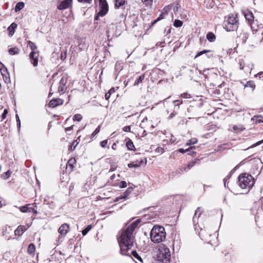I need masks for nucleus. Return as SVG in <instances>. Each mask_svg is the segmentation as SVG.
<instances>
[{
    "instance_id": "1",
    "label": "nucleus",
    "mask_w": 263,
    "mask_h": 263,
    "mask_svg": "<svg viewBox=\"0 0 263 263\" xmlns=\"http://www.w3.org/2000/svg\"><path fill=\"white\" fill-rule=\"evenodd\" d=\"M141 222V219H138L128 225L125 229L122 230L118 240L120 247V252L122 255H129L128 251L134 246L133 232Z\"/></svg>"
},
{
    "instance_id": "2",
    "label": "nucleus",
    "mask_w": 263,
    "mask_h": 263,
    "mask_svg": "<svg viewBox=\"0 0 263 263\" xmlns=\"http://www.w3.org/2000/svg\"><path fill=\"white\" fill-rule=\"evenodd\" d=\"M255 182L254 177L247 173L240 174L238 178V185L242 189L249 191Z\"/></svg>"
},
{
    "instance_id": "3",
    "label": "nucleus",
    "mask_w": 263,
    "mask_h": 263,
    "mask_svg": "<svg viewBox=\"0 0 263 263\" xmlns=\"http://www.w3.org/2000/svg\"><path fill=\"white\" fill-rule=\"evenodd\" d=\"M150 237L151 240L155 243H159L164 240L166 237V233L164 227L155 226L151 230Z\"/></svg>"
},
{
    "instance_id": "4",
    "label": "nucleus",
    "mask_w": 263,
    "mask_h": 263,
    "mask_svg": "<svg viewBox=\"0 0 263 263\" xmlns=\"http://www.w3.org/2000/svg\"><path fill=\"white\" fill-rule=\"evenodd\" d=\"M171 255L169 248L165 245L161 244L159 247L156 261L160 263H168L171 258Z\"/></svg>"
},
{
    "instance_id": "5",
    "label": "nucleus",
    "mask_w": 263,
    "mask_h": 263,
    "mask_svg": "<svg viewBox=\"0 0 263 263\" xmlns=\"http://www.w3.org/2000/svg\"><path fill=\"white\" fill-rule=\"evenodd\" d=\"M238 26L239 19L236 14H230L223 22V27L227 32L236 31Z\"/></svg>"
},
{
    "instance_id": "6",
    "label": "nucleus",
    "mask_w": 263,
    "mask_h": 263,
    "mask_svg": "<svg viewBox=\"0 0 263 263\" xmlns=\"http://www.w3.org/2000/svg\"><path fill=\"white\" fill-rule=\"evenodd\" d=\"M108 10V4L105 0H100V11L98 14L101 16L105 15Z\"/></svg>"
},
{
    "instance_id": "7",
    "label": "nucleus",
    "mask_w": 263,
    "mask_h": 263,
    "mask_svg": "<svg viewBox=\"0 0 263 263\" xmlns=\"http://www.w3.org/2000/svg\"><path fill=\"white\" fill-rule=\"evenodd\" d=\"M67 83V78L66 77H63L59 82V92L60 94H63L67 89L66 84Z\"/></svg>"
},
{
    "instance_id": "8",
    "label": "nucleus",
    "mask_w": 263,
    "mask_h": 263,
    "mask_svg": "<svg viewBox=\"0 0 263 263\" xmlns=\"http://www.w3.org/2000/svg\"><path fill=\"white\" fill-rule=\"evenodd\" d=\"M69 230V225L67 223H64L62 224L58 230V232L60 234L59 235V238H60L61 237H64L66 235V234L68 233V232Z\"/></svg>"
},
{
    "instance_id": "9",
    "label": "nucleus",
    "mask_w": 263,
    "mask_h": 263,
    "mask_svg": "<svg viewBox=\"0 0 263 263\" xmlns=\"http://www.w3.org/2000/svg\"><path fill=\"white\" fill-rule=\"evenodd\" d=\"M39 52H31L29 54V59L31 63L34 67L38 65Z\"/></svg>"
},
{
    "instance_id": "10",
    "label": "nucleus",
    "mask_w": 263,
    "mask_h": 263,
    "mask_svg": "<svg viewBox=\"0 0 263 263\" xmlns=\"http://www.w3.org/2000/svg\"><path fill=\"white\" fill-rule=\"evenodd\" d=\"M246 20L248 21V24L254 21V17L253 13L250 11L247 10L242 12Z\"/></svg>"
},
{
    "instance_id": "11",
    "label": "nucleus",
    "mask_w": 263,
    "mask_h": 263,
    "mask_svg": "<svg viewBox=\"0 0 263 263\" xmlns=\"http://www.w3.org/2000/svg\"><path fill=\"white\" fill-rule=\"evenodd\" d=\"M12 229L10 226L7 225L5 228L3 229V235L5 236L6 240H9L10 236L9 234L12 232Z\"/></svg>"
},
{
    "instance_id": "12",
    "label": "nucleus",
    "mask_w": 263,
    "mask_h": 263,
    "mask_svg": "<svg viewBox=\"0 0 263 263\" xmlns=\"http://www.w3.org/2000/svg\"><path fill=\"white\" fill-rule=\"evenodd\" d=\"M63 102L64 101L62 99L57 98L51 100L49 103V107L54 108L58 105L63 104Z\"/></svg>"
},
{
    "instance_id": "13",
    "label": "nucleus",
    "mask_w": 263,
    "mask_h": 263,
    "mask_svg": "<svg viewBox=\"0 0 263 263\" xmlns=\"http://www.w3.org/2000/svg\"><path fill=\"white\" fill-rule=\"evenodd\" d=\"M72 0H64L62 1L58 6V9L59 10H64L69 7L72 3Z\"/></svg>"
},
{
    "instance_id": "14",
    "label": "nucleus",
    "mask_w": 263,
    "mask_h": 263,
    "mask_svg": "<svg viewBox=\"0 0 263 263\" xmlns=\"http://www.w3.org/2000/svg\"><path fill=\"white\" fill-rule=\"evenodd\" d=\"M201 214V212H200V208H198L195 211V213L193 218V222L194 226H196L197 224H198V219Z\"/></svg>"
},
{
    "instance_id": "15",
    "label": "nucleus",
    "mask_w": 263,
    "mask_h": 263,
    "mask_svg": "<svg viewBox=\"0 0 263 263\" xmlns=\"http://www.w3.org/2000/svg\"><path fill=\"white\" fill-rule=\"evenodd\" d=\"M27 229L24 226H19L14 231L15 235L21 236L26 231Z\"/></svg>"
},
{
    "instance_id": "16",
    "label": "nucleus",
    "mask_w": 263,
    "mask_h": 263,
    "mask_svg": "<svg viewBox=\"0 0 263 263\" xmlns=\"http://www.w3.org/2000/svg\"><path fill=\"white\" fill-rule=\"evenodd\" d=\"M126 140H127L126 143V146L127 149L129 151H135L136 148L134 146V144L133 141L128 138L126 139Z\"/></svg>"
},
{
    "instance_id": "17",
    "label": "nucleus",
    "mask_w": 263,
    "mask_h": 263,
    "mask_svg": "<svg viewBox=\"0 0 263 263\" xmlns=\"http://www.w3.org/2000/svg\"><path fill=\"white\" fill-rule=\"evenodd\" d=\"M257 20H255L249 24L253 34L255 33L259 28V26L257 24Z\"/></svg>"
},
{
    "instance_id": "18",
    "label": "nucleus",
    "mask_w": 263,
    "mask_h": 263,
    "mask_svg": "<svg viewBox=\"0 0 263 263\" xmlns=\"http://www.w3.org/2000/svg\"><path fill=\"white\" fill-rule=\"evenodd\" d=\"M215 4L213 0H204L203 5L208 9L213 8Z\"/></svg>"
},
{
    "instance_id": "19",
    "label": "nucleus",
    "mask_w": 263,
    "mask_h": 263,
    "mask_svg": "<svg viewBox=\"0 0 263 263\" xmlns=\"http://www.w3.org/2000/svg\"><path fill=\"white\" fill-rule=\"evenodd\" d=\"M17 27V24L15 23H12L8 28L7 30L9 32V36H12L15 32V28Z\"/></svg>"
},
{
    "instance_id": "20",
    "label": "nucleus",
    "mask_w": 263,
    "mask_h": 263,
    "mask_svg": "<svg viewBox=\"0 0 263 263\" xmlns=\"http://www.w3.org/2000/svg\"><path fill=\"white\" fill-rule=\"evenodd\" d=\"M251 120L256 124L263 122V116L261 115H256L253 116Z\"/></svg>"
},
{
    "instance_id": "21",
    "label": "nucleus",
    "mask_w": 263,
    "mask_h": 263,
    "mask_svg": "<svg viewBox=\"0 0 263 263\" xmlns=\"http://www.w3.org/2000/svg\"><path fill=\"white\" fill-rule=\"evenodd\" d=\"M199 159H196L193 161H191L189 163L187 166L184 168L185 171L187 172L191 168L193 167L196 163H199Z\"/></svg>"
},
{
    "instance_id": "22",
    "label": "nucleus",
    "mask_w": 263,
    "mask_h": 263,
    "mask_svg": "<svg viewBox=\"0 0 263 263\" xmlns=\"http://www.w3.org/2000/svg\"><path fill=\"white\" fill-rule=\"evenodd\" d=\"M27 46L30 48L31 52H39V51L37 50V46L33 42L30 41H28Z\"/></svg>"
},
{
    "instance_id": "23",
    "label": "nucleus",
    "mask_w": 263,
    "mask_h": 263,
    "mask_svg": "<svg viewBox=\"0 0 263 263\" xmlns=\"http://www.w3.org/2000/svg\"><path fill=\"white\" fill-rule=\"evenodd\" d=\"M206 39L210 42H214L216 40L215 35L212 32H209L206 34Z\"/></svg>"
},
{
    "instance_id": "24",
    "label": "nucleus",
    "mask_w": 263,
    "mask_h": 263,
    "mask_svg": "<svg viewBox=\"0 0 263 263\" xmlns=\"http://www.w3.org/2000/svg\"><path fill=\"white\" fill-rule=\"evenodd\" d=\"M20 51V49L16 47L11 48L8 49V52L11 55L17 54L19 53Z\"/></svg>"
},
{
    "instance_id": "25",
    "label": "nucleus",
    "mask_w": 263,
    "mask_h": 263,
    "mask_svg": "<svg viewBox=\"0 0 263 263\" xmlns=\"http://www.w3.org/2000/svg\"><path fill=\"white\" fill-rule=\"evenodd\" d=\"M76 162V160L74 158H70L67 162V167H69L70 169L71 170H72L73 167V164H75Z\"/></svg>"
},
{
    "instance_id": "26",
    "label": "nucleus",
    "mask_w": 263,
    "mask_h": 263,
    "mask_svg": "<svg viewBox=\"0 0 263 263\" xmlns=\"http://www.w3.org/2000/svg\"><path fill=\"white\" fill-rule=\"evenodd\" d=\"M144 78H145V75L144 74L141 75L139 77V78L138 79H137L136 80L134 85L135 86L138 85L139 84H140L142 82V81L144 79Z\"/></svg>"
},
{
    "instance_id": "27",
    "label": "nucleus",
    "mask_w": 263,
    "mask_h": 263,
    "mask_svg": "<svg viewBox=\"0 0 263 263\" xmlns=\"http://www.w3.org/2000/svg\"><path fill=\"white\" fill-rule=\"evenodd\" d=\"M115 6L116 8H119L121 6H123L125 3V0H115Z\"/></svg>"
},
{
    "instance_id": "28",
    "label": "nucleus",
    "mask_w": 263,
    "mask_h": 263,
    "mask_svg": "<svg viewBox=\"0 0 263 263\" xmlns=\"http://www.w3.org/2000/svg\"><path fill=\"white\" fill-rule=\"evenodd\" d=\"M24 7V3L23 2H20L17 3L15 7V10L16 11H18L22 9Z\"/></svg>"
},
{
    "instance_id": "29",
    "label": "nucleus",
    "mask_w": 263,
    "mask_h": 263,
    "mask_svg": "<svg viewBox=\"0 0 263 263\" xmlns=\"http://www.w3.org/2000/svg\"><path fill=\"white\" fill-rule=\"evenodd\" d=\"M11 173L12 172L8 170L6 172L1 175V178L4 180H6L10 177Z\"/></svg>"
},
{
    "instance_id": "30",
    "label": "nucleus",
    "mask_w": 263,
    "mask_h": 263,
    "mask_svg": "<svg viewBox=\"0 0 263 263\" xmlns=\"http://www.w3.org/2000/svg\"><path fill=\"white\" fill-rule=\"evenodd\" d=\"M245 87H249L251 88L253 90H254L255 88V84L253 81H249L247 82V83L245 85Z\"/></svg>"
},
{
    "instance_id": "31",
    "label": "nucleus",
    "mask_w": 263,
    "mask_h": 263,
    "mask_svg": "<svg viewBox=\"0 0 263 263\" xmlns=\"http://www.w3.org/2000/svg\"><path fill=\"white\" fill-rule=\"evenodd\" d=\"M27 251H28V253H29L30 254L33 253L34 252L35 246L33 243H30L29 245V246L28 247Z\"/></svg>"
},
{
    "instance_id": "32",
    "label": "nucleus",
    "mask_w": 263,
    "mask_h": 263,
    "mask_svg": "<svg viewBox=\"0 0 263 263\" xmlns=\"http://www.w3.org/2000/svg\"><path fill=\"white\" fill-rule=\"evenodd\" d=\"M212 52V50H203L202 51H201L200 52H198L196 55L195 56V59H196V58L204 54V53H211Z\"/></svg>"
},
{
    "instance_id": "33",
    "label": "nucleus",
    "mask_w": 263,
    "mask_h": 263,
    "mask_svg": "<svg viewBox=\"0 0 263 263\" xmlns=\"http://www.w3.org/2000/svg\"><path fill=\"white\" fill-rule=\"evenodd\" d=\"M28 206H29V204H27L24 206H20L19 208V209H20V211L22 213H27V212H28Z\"/></svg>"
},
{
    "instance_id": "34",
    "label": "nucleus",
    "mask_w": 263,
    "mask_h": 263,
    "mask_svg": "<svg viewBox=\"0 0 263 263\" xmlns=\"http://www.w3.org/2000/svg\"><path fill=\"white\" fill-rule=\"evenodd\" d=\"M131 254L133 255V256L136 258L137 259L139 260L140 261H142V258L139 255L138 253L136 252V251H132Z\"/></svg>"
},
{
    "instance_id": "35",
    "label": "nucleus",
    "mask_w": 263,
    "mask_h": 263,
    "mask_svg": "<svg viewBox=\"0 0 263 263\" xmlns=\"http://www.w3.org/2000/svg\"><path fill=\"white\" fill-rule=\"evenodd\" d=\"M182 22L179 20H175L173 24L174 26L176 27H180L182 26Z\"/></svg>"
},
{
    "instance_id": "36",
    "label": "nucleus",
    "mask_w": 263,
    "mask_h": 263,
    "mask_svg": "<svg viewBox=\"0 0 263 263\" xmlns=\"http://www.w3.org/2000/svg\"><path fill=\"white\" fill-rule=\"evenodd\" d=\"M82 119V116L80 114H76L73 117V120L74 121H78V122H80L81 121V120Z\"/></svg>"
},
{
    "instance_id": "37",
    "label": "nucleus",
    "mask_w": 263,
    "mask_h": 263,
    "mask_svg": "<svg viewBox=\"0 0 263 263\" xmlns=\"http://www.w3.org/2000/svg\"><path fill=\"white\" fill-rule=\"evenodd\" d=\"M91 229V225H88L85 229H84L82 231V234L83 236L87 234V233Z\"/></svg>"
},
{
    "instance_id": "38",
    "label": "nucleus",
    "mask_w": 263,
    "mask_h": 263,
    "mask_svg": "<svg viewBox=\"0 0 263 263\" xmlns=\"http://www.w3.org/2000/svg\"><path fill=\"white\" fill-rule=\"evenodd\" d=\"M198 140L196 138H192L189 140L188 142L186 143V145H192L197 143Z\"/></svg>"
},
{
    "instance_id": "39",
    "label": "nucleus",
    "mask_w": 263,
    "mask_h": 263,
    "mask_svg": "<svg viewBox=\"0 0 263 263\" xmlns=\"http://www.w3.org/2000/svg\"><path fill=\"white\" fill-rule=\"evenodd\" d=\"M182 103V101H180V100H174L173 101V103L174 104V106H175V107L176 108V107L178 106V108H177V109L178 110L179 108V105Z\"/></svg>"
},
{
    "instance_id": "40",
    "label": "nucleus",
    "mask_w": 263,
    "mask_h": 263,
    "mask_svg": "<svg viewBox=\"0 0 263 263\" xmlns=\"http://www.w3.org/2000/svg\"><path fill=\"white\" fill-rule=\"evenodd\" d=\"M128 167H136L137 168L140 166V164H138V163H134V162H131L128 164L127 165Z\"/></svg>"
},
{
    "instance_id": "41",
    "label": "nucleus",
    "mask_w": 263,
    "mask_h": 263,
    "mask_svg": "<svg viewBox=\"0 0 263 263\" xmlns=\"http://www.w3.org/2000/svg\"><path fill=\"white\" fill-rule=\"evenodd\" d=\"M8 113V110L7 109H5L3 113L1 115V121H2L3 120H4Z\"/></svg>"
},
{
    "instance_id": "42",
    "label": "nucleus",
    "mask_w": 263,
    "mask_h": 263,
    "mask_svg": "<svg viewBox=\"0 0 263 263\" xmlns=\"http://www.w3.org/2000/svg\"><path fill=\"white\" fill-rule=\"evenodd\" d=\"M195 146H191L190 148L186 149H184L183 148H179L178 149V151L181 153H184L186 152L189 151L190 149H195Z\"/></svg>"
},
{
    "instance_id": "43",
    "label": "nucleus",
    "mask_w": 263,
    "mask_h": 263,
    "mask_svg": "<svg viewBox=\"0 0 263 263\" xmlns=\"http://www.w3.org/2000/svg\"><path fill=\"white\" fill-rule=\"evenodd\" d=\"M100 125H99L96 128V129L95 130V131L92 133V135H91V136L92 137H94L97 134H98L99 132H100Z\"/></svg>"
},
{
    "instance_id": "44",
    "label": "nucleus",
    "mask_w": 263,
    "mask_h": 263,
    "mask_svg": "<svg viewBox=\"0 0 263 263\" xmlns=\"http://www.w3.org/2000/svg\"><path fill=\"white\" fill-rule=\"evenodd\" d=\"M107 140H104L100 142V145L101 147L103 148H105L107 147Z\"/></svg>"
},
{
    "instance_id": "45",
    "label": "nucleus",
    "mask_w": 263,
    "mask_h": 263,
    "mask_svg": "<svg viewBox=\"0 0 263 263\" xmlns=\"http://www.w3.org/2000/svg\"><path fill=\"white\" fill-rule=\"evenodd\" d=\"M16 119V122H17V127L18 128H20L21 127V121L19 119V117L18 115H15Z\"/></svg>"
},
{
    "instance_id": "46",
    "label": "nucleus",
    "mask_w": 263,
    "mask_h": 263,
    "mask_svg": "<svg viewBox=\"0 0 263 263\" xmlns=\"http://www.w3.org/2000/svg\"><path fill=\"white\" fill-rule=\"evenodd\" d=\"M127 186L126 182L125 181H122L120 182L119 186L120 188H124L126 187Z\"/></svg>"
},
{
    "instance_id": "47",
    "label": "nucleus",
    "mask_w": 263,
    "mask_h": 263,
    "mask_svg": "<svg viewBox=\"0 0 263 263\" xmlns=\"http://www.w3.org/2000/svg\"><path fill=\"white\" fill-rule=\"evenodd\" d=\"M239 69H240L242 70L246 68V67H245V65L243 61H239Z\"/></svg>"
},
{
    "instance_id": "48",
    "label": "nucleus",
    "mask_w": 263,
    "mask_h": 263,
    "mask_svg": "<svg viewBox=\"0 0 263 263\" xmlns=\"http://www.w3.org/2000/svg\"><path fill=\"white\" fill-rule=\"evenodd\" d=\"M177 114V111L175 110H174L173 112H172L170 116H169V118L172 119H173L176 115Z\"/></svg>"
},
{
    "instance_id": "49",
    "label": "nucleus",
    "mask_w": 263,
    "mask_h": 263,
    "mask_svg": "<svg viewBox=\"0 0 263 263\" xmlns=\"http://www.w3.org/2000/svg\"><path fill=\"white\" fill-rule=\"evenodd\" d=\"M130 129L131 128L130 126H126L123 128V130L125 132H130Z\"/></svg>"
},
{
    "instance_id": "50",
    "label": "nucleus",
    "mask_w": 263,
    "mask_h": 263,
    "mask_svg": "<svg viewBox=\"0 0 263 263\" xmlns=\"http://www.w3.org/2000/svg\"><path fill=\"white\" fill-rule=\"evenodd\" d=\"M133 188L132 187H129L127 188L126 191L124 192V194L129 195V194H130L133 191Z\"/></svg>"
},
{
    "instance_id": "51",
    "label": "nucleus",
    "mask_w": 263,
    "mask_h": 263,
    "mask_svg": "<svg viewBox=\"0 0 263 263\" xmlns=\"http://www.w3.org/2000/svg\"><path fill=\"white\" fill-rule=\"evenodd\" d=\"M181 97L183 98H191V95L187 93H183L181 94Z\"/></svg>"
},
{
    "instance_id": "52",
    "label": "nucleus",
    "mask_w": 263,
    "mask_h": 263,
    "mask_svg": "<svg viewBox=\"0 0 263 263\" xmlns=\"http://www.w3.org/2000/svg\"><path fill=\"white\" fill-rule=\"evenodd\" d=\"M29 204V206H28V212H32L33 209H34V208H33V204L31 205L30 204Z\"/></svg>"
},
{
    "instance_id": "53",
    "label": "nucleus",
    "mask_w": 263,
    "mask_h": 263,
    "mask_svg": "<svg viewBox=\"0 0 263 263\" xmlns=\"http://www.w3.org/2000/svg\"><path fill=\"white\" fill-rule=\"evenodd\" d=\"M66 58V52H65L64 53L62 52L61 55V59L62 60H64Z\"/></svg>"
},
{
    "instance_id": "54",
    "label": "nucleus",
    "mask_w": 263,
    "mask_h": 263,
    "mask_svg": "<svg viewBox=\"0 0 263 263\" xmlns=\"http://www.w3.org/2000/svg\"><path fill=\"white\" fill-rule=\"evenodd\" d=\"M143 3L146 4V5L151 4L153 0H141Z\"/></svg>"
},
{
    "instance_id": "55",
    "label": "nucleus",
    "mask_w": 263,
    "mask_h": 263,
    "mask_svg": "<svg viewBox=\"0 0 263 263\" xmlns=\"http://www.w3.org/2000/svg\"><path fill=\"white\" fill-rule=\"evenodd\" d=\"M125 199V197L124 196H122L121 195V196H120L119 197H116L115 200V201L117 202V201H119L120 199Z\"/></svg>"
},
{
    "instance_id": "56",
    "label": "nucleus",
    "mask_w": 263,
    "mask_h": 263,
    "mask_svg": "<svg viewBox=\"0 0 263 263\" xmlns=\"http://www.w3.org/2000/svg\"><path fill=\"white\" fill-rule=\"evenodd\" d=\"M146 160H141L140 161L138 162V164H140V165L143 164H146Z\"/></svg>"
},
{
    "instance_id": "57",
    "label": "nucleus",
    "mask_w": 263,
    "mask_h": 263,
    "mask_svg": "<svg viewBox=\"0 0 263 263\" xmlns=\"http://www.w3.org/2000/svg\"><path fill=\"white\" fill-rule=\"evenodd\" d=\"M110 95H111V94H110L108 92L107 93H106L105 95V98L106 100H108L110 97Z\"/></svg>"
},
{
    "instance_id": "58",
    "label": "nucleus",
    "mask_w": 263,
    "mask_h": 263,
    "mask_svg": "<svg viewBox=\"0 0 263 263\" xmlns=\"http://www.w3.org/2000/svg\"><path fill=\"white\" fill-rule=\"evenodd\" d=\"M245 67H246V68H244L243 69L245 70V71L246 72H248L250 70V68L248 65V66L245 65Z\"/></svg>"
},
{
    "instance_id": "59",
    "label": "nucleus",
    "mask_w": 263,
    "mask_h": 263,
    "mask_svg": "<svg viewBox=\"0 0 263 263\" xmlns=\"http://www.w3.org/2000/svg\"><path fill=\"white\" fill-rule=\"evenodd\" d=\"M177 4L176 6H174L173 8V10L175 12H177L178 10L179 7Z\"/></svg>"
},
{
    "instance_id": "60",
    "label": "nucleus",
    "mask_w": 263,
    "mask_h": 263,
    "mask_svg": "<svg viewBox=\"0 0 263 263\" xmlns=\"http://www.w3.org/2000/svg\"><path fill=\"white\" fill-rule=\"evenodd\" d=\"M115 88L112 87L109 89V90L108 91V92L110 94H111L112 93L115 92Z\"/></svg>"
},
{
    "instance_id": "61",
    "label": "nucleus",
    "mask_w": 263,
    "mask_h": 263,
    "mask_svg": "<svg viewBox=\"0 0 263 263\" xmlns=\"http://www.w3.org/2000/svg\"><path fill=\"white\" fill-rule=\"evenodd\" d=\"M79 2H85V3H89L91 0H78Z\"/></svg>"
},
{
    "instance_id": "62",
    "label": "nucleus",
    "mask_w": 263,
    "mask_h": 263,
    "mask_svg": "<svg viewBox=\"0 0 263 263\" xmlns=\"http://www.w3.org/2000/svg\"><path fill=\"white\" fill-rule=\"evenodd\" d=\"M213 55V52L211 53H207V54H206V57L208 58H210L212 57Z\"/></svg>"
},
{
    "instance_id": "63",
    "label": "nucleus",
    "mask_w": 263,
    "mask_h": 263,
    "mask_svg": "<svg viewBox=\"0 0 263 263\" xmlns=\"http://www.w3.org/2000/svg\"><path fill=\"white\" fill-rule=\"evenodd\" d=\"M111 148L114 150L116 149L117 148V144L116 143H114L111 146Z\"/></svg>"
},
{
    "instance_id": "64",
    "label": "nucleus",
    "mask_w": 263,
    "mask_h": 263,
    "mask_svg": "<svg viewBox=\"0 0 263 263\" xmlns=\"http://www.w3.org/2000/svg\"><path fill=\"white\" fill-rule=\"evenodd\" d=\"M73 125H72L70 127L66 128L65 130H66V131L71 130L73 128Z\"/></svg>"
}]
</instances>
